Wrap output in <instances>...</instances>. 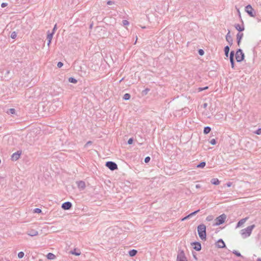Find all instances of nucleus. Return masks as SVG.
I'll return each mask as SVG.
<instances>
[{"label": "nucleus", "mask_w": 261, "mask_h": 261, "mask_svg": "<svg viewBox=\"0 0 261 261\" xmlns=\"http://www.w3.org/2000/svg\"><path fill=\"white\" fill-rule=\"evenodd\" d=\"M54 32H50L49 31H47V38H46V39L47 40H51L52 39H53V35H54Z\"/></svg>", "instance_id": "nucleus-22"}, {"label": "nucleus", "mask_w": 261, "mask_h": 261, "mask_svg": "<svg viewBox=\"0 0 261 261\" xmlns=\"http://www.w3.org/2000/svg\"><path fill=\"white\" fill-rule=\"evenodd\" d=\"M10 73V71L7 70L6 72L5 75L8 74Z\"/></svg>", "instance_id": "nucleus-55"}, {"label": "nucleus", "mask_w": 261, "mask_h": 261, "mask_svg": "<svg viewBox=\"0 0 261 261\" xmlns=\"http://www.w3.org/2000/svg\"><path fill=\"white\" fill-rule=\"evenodd\" d=\"M241 21L242 22V26H241L239 24H234V28H236V30H237L239 32V33H241V32L244 31V30H245V27H244V25L243 24V21L242 19H241Z\"/></svg>", "instance_id": "nucleus-13"}, {"label": "nucleus", "mask_w": 261, "mask_h": 261, "mask_svg": "<svg viewBox=\"0 0 261 261\" xmlns=\"http://www.w3.org/2000/svg\"><path fill=\"white\" fill-rule=\"evenodd\" d=\"M130 98V95L129 93H125L123 96V99L125 100H129Z\"/></svg>", "instance_id": "nucleus-27"}, {"label": "nucleus", "mask_w": 261, "mask_h": 261, "mask_svg": "<svg viewBox=\"0 0 261 261\" xmlns=\"http://www.w3.org/2000/svg\"><path fill=\"white\" fill-rule=\"evenodd\" d=\"M210 143L212 145H216V143H217V142H216V139H212V140L210 141Z\"/></svg>", "instance_id": "nucleus-40"}, {"label": "nucleus", "mask_w": 261, "mask_h": 261, "mask_svg": "<svg viewBox=\"0 0 261 261\" xmlns=\"http://www.w3.org/2000/svg\"><path fill=\"white\" fill-rule=\"evenodd\" d=\"M191 245L193 246V249L196 251H199L201 249V244L199 242H193L191 243Z\"/></svg>", "instance_id": "nucleus-8"}, {"label": "nucleus", "mask_w": 261, "mask_h": 261, "mask_svg": "<svg viewBox=\"0 0 261 261\" xmlns=\"http://www.w3.org/2000/svg\"><path fill=\"white\" fill-rule=\"evenodd\" d=\"M199 211H200V210L198 209V210H196V211H195L190 213V214H191V216H193L195 215L196 214H197Z\"/></svg>", "instance_id": "nucleus-44"}, {"label": "nucleus", "mask_w": 261, "mask_h": 261, "mask_svg": "<svg viewBox=\"0 0 261 261\" xmlns=\"http://www.w3.org/2000/svg\"><path fill=\"white\" fill-rule=\"evenodd\" d=\"M122 24L124 26L127 25L129 24V22L127 20H123Z\"/></svg>", "instance_id": "nucleus-42"}, {"label": "nucleus", "mask_w": 261, "mask_h": 261, "mask_svg": "<svg viewBox=\"0 0 261 261\" xmlns=\"http://www.w3.org/2000/svg\"><path fill=\"white\" fill-rule=\"evenodd\" d=\"M214 219V216L213 215H208V216H207V217L206 218V220L207 221H212Z\"/></svg>", "instance_id": "nucleus-33"}, {"label": "nucleus", "mask_w": 261, "mask_h": 261, "mask_svg": "<svg viewBox=\"0 0 261 261\" xmlns=\"http://www.w3.org/2000/svg\"><path fill=\"white\" fill-rule=\"evenodd\" d=\"M208 89V86H205L204 87H199L198 88V90L199 92L202 91L203 90H207Z\"/></svg>", "instance_id": "nucleus-35"}, {"label": "nucleus", "mask_w": 261, "mask_h": 261, "mask_svg": "<svg viewBox=\"0 0 261 261\" xmlns=\"http://www.w3.org/2000/svg\"><path fill=\"white\" fill-rule=\"evenodd\" d=\"M106 166L111 171H114L118 169L117 164L112 161H108L106 163Z\"/></svg>", "instance_id": "nucleus-5"}, {"label": "nucleus", "mask_w": 261, "mask_h": 261, "mask_svg": "<svg viewBox=\"0 0 261 261\" xmlns=\"http://www.w3.org/2000/svg\"><path fill=\"white\" fill-rule=\"evenodd\" d=\"M7 5H8V4L7 3H3L1 4V7L2 8H5V7L7 6Z\"/></svg>", "instance_id": "nucleus-49"}, {"label": "nucleus", "mask_w": 261, "mask_h": 261, "mask_svg": "<svg viewBox=\"0 0 261 261\" xmlns=\"http://www.w3.org/2000/svg\"><path fill=\"white\" fill-rule=\"evenodd\" d=\"M234 51L233 50L231 51L229 55V59L234 58Z\"/></svg>", "instance_id": "nucleus-38"}, {"label": "nucleus", "mask_w": 261, "mask_h": 261, "mask_svg": "<svg viewBox=\"0 0 261 261\" xmlns=\"http://www.w3.org/2000/svg\"><path fill=\"white\" fill-rule=\"evenodd\" d=\"M247 218H243L241 219L238 223L236 226V227H239L241 226L243 224H244L246 221L247 220Z\"/></svg>", "instance_id": "nucleus-17"}, {"label": "nucleus", "mask_w": 261, "mask_h": 261, "mask_svg": "<svg viewBox=\"0 0 261 261\" xmlns=\"http://www.w3.org/2000/svg\"><path fill=\"white\" fill-rule=\"evenodd\" d=\"M235 56L237 62H241L245 58V55L241 48H239L237 50Z\"/></svg>", "instance_id": "nucleus-4"}, {"label": "nucleus", "mask_w": 261, "mask_h": 261, "mask_svg": "<svg viewBox=\"0 0 261 261\" xmlns=\"http://www.w3.org/2000/svg\"><path fill=\"white\" fill-rule=\"evenodd\" d=\"M205 165L206 163L205 162L202 161L196 166V167L199 168H203L205 167Z\"/></svg>", "instance_id": "nucleus-24"}, {"label": "nucleus", "mask_w": 261, "mask_h": 261, "mask_svg": "<svg viewBox=\"0 0 261 261\" xmlns=\"http://www.w3.org/2000/svg\"><path fill=\"white\" fill-rule=\"evenodd\" d=\"M114 4V2L112 1H108L107 2V4L108 5H111Z\"/></svg>", "instance_id": "nucleus-47"}, {"label": "nucleus", "mask_w": 261, "mask_h": 261, "mask_svg": "<svg viewBox=\"0 0 261 261\" xmlns=\"http://www.w3.org/2000/svg\"><path fill=\"white\" fill-rule=\"evenodd\" d=\"M236 261H241V260H236Z\"/></svg>", "instance_id": "nucleus-62"}, {"label": "nucleus", "mask_w": 261, "mask_h": 261, "mask_svg": "<svg viewBox=\"0 0 261 261\" xmlns=\"http://www.w3.org/2000/svg\"><path fill=\"white\" fill-rule=\"evenodd\" d=\"M92 27V24H91L90 26V28H91Z\"/></svg>", "instance_id": "nucleus-60"}, {"label": "nucleus", "mask_w": 261, "mask_h": 261, "mask_svg": "<svg viewBox=\"0 0 261 261\" xmlns=\"http://www.w3.org/2000/svg\"><path fill=\"white\" fill-rule=\"evenodd\" d=\"M134 142V139L133 138H129L127 141V144L129 145L132 144Z\"/></svg>", "instance_id": "nucleus-39"}, {"label": "nucleus", "mask_w": 261, "mask_h": 261, "mask_svg": "<svg viewBox=\"0 0 261 261\" xmlns=\"http://www.w3.org/2000/svg\"><path fill=\"white\" fill-rule=\"evenodd\" d=\"M17 37V33L16 32L14 31L13 32H12L11 34V38L12 39H15Z\"/></svg>", "instance_id": "nucleus-34"}, {"label": "nucleus", "mask_w": 261, "mask_h": 261, "mask_svg": "<svg viewBox=\"0 0 261 261\" xmlns=\"http://www.w3.org/2000/svg\"><path fill=\"white\" fill-rule=\"evenodd\" d=\"M68 82L71 83L76 84L77 81L73 77H70L68 79Z\"/></svg>", "instance_id": "nucleus-26"}, {"label": "nucleus", "mask_w": 261, "mask_h": 261, "mask_svg": "<svg viewBox=\"0 0 261 261\" xmlns=\"http://www.w3.org/2000/svg\"><path fill=\"white\" fill-rule=\"evenodd\" d=\"M137 250L132 249L128 251V254L130 257H134L137 254Z\"/></svg>", "instance_id": "nucleus-18"}, {"label": "nucleus", "mask_w": 261, "mask_h": 261, "mask_svg": "<svg viewBox=\"0 0 261 261\" xmlns=\"http://www.w3.org/2000/svg\"><path fill=\"white\" fill-rule=\"evenodd\" d=\"M193 256L195 259L196 260L198 259L197 256H196V253L195 252H192Z\"/></svg>", "instance_id": "nucleus-50"}, {"label": "nucleus", "mask_w": 261, "mask_h": 261, "mask_svg": "<svg viewBox=\"0 0 261 261\" xmlns=\"http://www.w3.org/2000/svg\"><path fill=\"white\" fill-rule=\"evenodd\" d=\"M226 215L225 214H223L220 215L215 219V223L213 224V226H219L224 223L226 219Z\"/></svg>", "instance_id": "nucleus-3"}, {"label": "nucleus", "mask_w": 261, "mask_h": 261, "mask_svg": "<svg viewBox=\"0 0 261 261\" xmlns=\"http://www.w3.org/2000/svg\"><path fill=\"white\" fill-rule=\"evenodd\" d=\"M123 80V78H122L120 81V82H122V80Z\"/></svg>", "instance_id": "nucleus-61"}, {"label": "nucleus", "mask_w": 261, "mask_h": 261, "mask_svg": "<svg viewBox=\"0 0 261 261\" xmlns=\"http://www.w3.org/2000/svg\"><path fill=\"white\" fill-rule=\"evenodd\" d=\"M24 252L20 251L18 253V257L19 258H22L24 256Z\"/></svg>", "instance_id": "nucleus-36"}, {"label": "nucleus", "mask_w": 261, "mask_h": 261, "mask_svg": "<svg viewBox=\"0 0 261 261\" xmlns=\"http://www.w3.org/2000/svg\"><path fill=\"white\" fill-rule=\"evenodd\" d=\"M195 187H196V188H197V189L200 188H201V185H199V184H197V185L195 186Z\"/></svg>", "instance_id": "nucleus-53"}, {"label": "nucleus", "mask_w": 261, "mask_h": 261, "mask_svg": "<svg viewBox=\"0 0 261 261\" xmlns=\"http://www.w3.org/2000/svg\"><path fill=\"white\" fill-rule=\"evenodd\" d=\"M27 234L30 236L34 237V236H36L38 234V231H37L35 229H32L29 230L27 231Z\"/></svg>", "instance_id": "nucleus-14"}, {"label": "nucleus", "mask_w": 261, "mask_h": 261, "mask_svg": "<svg viewBox=\"0 0 261 261\" xmlns=\"http://www.w3.org/2000/svg\"><path fill=\"white\" fill-rule=\"evenodd\" d=\"M57 29V24H56L54 25V28H53V30H52V32H54V34H55V32H56V31Z\"/></svg>", "instance_id": "nucleus-48"}, {"label": "nucleus", "mask_w": 261, "mask_h": 261, "mask_svg": "<svg viewBox=\"0 0 261 261\" xmlns=\"http://www.w3.org/2000/svg\"><path fill=\"white\" fill-rule=\"evenodd\" d=\"M72 205L71 202L67 201L62 203L61 207L64 210H68L71 208Z\"/></svg>", "instance_id": "nucleus-10"}, {"label": "nucleus", "mask_w": 261, "mask_h": 261, "mask_svg": "<svg viewBox=\"0 0 261 261\" xmlns=\"http://www.w3.org/2000/svg\"><path fill=\"white\" fill-rule=\"evenodd\" d=\"M211 130V128L210 126H205L203 129V133L205 135L208 134Z\"/></svg>", "instance_id": "nucleus-23"}, {"label": "nucleus", "mask_w": 261, "mask_h": 261, "mask_svg": "<svg viewBox=\"0 0 261 261\" xmlns=\"http://www.w3.org/2000/svg\"><path fill=\"white\" fill-rule=\"evenodd\" d=\"M255 227L254 224L250 225L246 228L241 230V234L243 238H246L249 237L252 232L253 229Z\"/></svg>", "instance_id": "nucleus-2"}, {"label": "nucleus", "mask_w": 261, "mask_h": 261, "mask_svg": "<svg viewBox=\"0 0 261 261\" xmlns=\"http://www.w3.org/2000/svg\"><path fill=\"white\" fill-rule=\"evenodd\" d=\"M47 40V45L49 46L50 44L51 43V40Z\"/></svg>", "instance_id": "nucleus-54"}, {"label": "nucleus", "mask_w": 261, "mask_h": 261, "mask_svg": "<svg viewBox=\"0 0 261 261\" xmlns=\"http://www.w3.org/2000/svg\"><path fill=\"white\" fill-rule=\"evenodd\" d=\"M150 161V158L148 156H146L144 159V162L145 163H148Z\"/></svg>", "instance_id": "nucleus-41"}, {"label": "nucleus", "mask_w": 261, "mask_h": 261, "mask_svg": "<svg viewBox=\"0 0 261 261\" xmlns=\"http://www.w3.org/2000/svg\"><path fill=\"white\" fill-rule=\"evenodd\" d=\"M244 34L243 33H238L237 35V42L238 46L240 45L241 40L243 38Z\"/></svg>", "instance_id": "nucleus-15"}, {"label": "nucleus", "mask_w": 261, "mask_h": 261, "mask_svg": "<svg viewBox=\"0 0 261 261\" xmlns=\"http://www.w3.org/2000/svg\"><path fill=\"white\" fill-rule=\"evenodd\" d=\"M71 253L72 254H74L75 255H76V256H78V255H80L81 254V252L80 251H76V250L75 249H74L73 251H71Z\"/></svg>", "instance_id": "nucleus-30"}, {"label": "nucleus", "mask_w": 261, "mask_h": 261, "mask_svg": "<svg viewBox=\"0 0 261 261\" xmlns=\"http://www.w3.org/2000/svg\"><path fill=\"white\" fill-rule=\"evenodd\" d=\"M198 236L201 240L206 239V227L205 224L202 223L197 226Z\"/></svg>", "instance_id": "nucleus-1"}, {"label": "nucleus", "mask_w": 261, "mask_h": 261, "mask_svg": "<svg viewBox=\"0 0 261 261\" xmlns=\"http://www.w3.org/2000/svg\"><path fill=\"white\" fill-rule=\"evenodd\" d=\"M150 91V89L147 88H146L145 89H144V90L142 91V94L143 95H146L148 92Z\"/></svg>", "instance_id": "nucleus-31"}, {"label": "nucleus", "mask_w": 261, "mask_h": 261, "mask_svg": "<svg viewBox=\"0 0 261 261\" xmlns=\"http://www.w3.org/2000/svg\"><path fill=\"white\" fill-rule=\"evenodd\" d=\"M232 253L235 254L238 257H241L242 258H244V257L241 255V254L238 251L236 250H233L232 251Z\"/></svg>", "instance_id": "nucleus-25"}, {"label": "nucleus", "mask_w": 261, "mask_h": 261, "mask_svg": "<svg viewBox=\"0 0 261 261\" xmlns=\"http://www.w3.org/2000/svg\"><path fill=\"white\" fill-rule=\"evenodd\" d=\"M207 104L206 103H204L203 104V107L204 108H206L207 107Z\"/></svg>", "instance_id": "nucleus-56"}, {"label": "nucleus", "mask_w": 261, "mask_h": 261, "mask_svg": "<svg viewBox=\"0 0 261 261\" xmlns=\"http://www.w3.org/2000/svg\"><path fill=\"white\" fill-rule=\"evenodd\" d=\"M256 261H261V258H257Z\"/></svg>", "instance_id": "nucleus-58"}, {"label": "nucleus", "mask_w": 261, "mask_h": 261, "mask_svg": "<svg viewBox=\"0 0 261 261\" xmlns=\"http://www.w3.org/2000/svg\"><path fill=\"white\" fill-rule=\"evenodd\" d=\"M216 245L219 248H226L225 243L222 239H220L218 240Z\"/></svg>", "instance_id": "nucleus-11"}, {"label": "nucleus", "mask_w": 261, "mask_h": 261, "mask_svg": "<svg viewBox=\"0 0 261 261\" xmlns=\"http://www.w3.org/2000/svg\"><path fill=\"white\" fill-rule=\"evenodd\" d=\"M198 53L199 55L200 56H203L204 54V50L202 49H199L198 50Z\"/></svg>", "instance_id": "nucleus-37"}, {"label": "nucleus", "mask_w": 261, "mask_h": 261, "mask_svg": "<svg viewBox=\"0 0 261 261\" xmlns=\"http://www.w3.org/2000/svg\"><path fill=\"white\" fill-rule=\"evenodd\" d=\"M177 261H188L185 256L184 251L182 250H179L177 255Z\"/></svg>", "instance_id": "nucleus-6"}, {"label": "nucleus", "mask_w": 261, "mask_h": 261, "mask_svg": "<svg viewBox=\"0 0 261 261\" xmlns=\"http://www.w3.org/2000/svg\"><path fill=\"white\" fill-rule=\"evenodd\" d=\"M225 38H226V40L227 41L229 45L230 46H231L233 44V39H232L231 36L230 35V30H228V32L227 33V34H226Z\"/></svg>", "instance_id": "nucleus-9"}, {"label": "nucleus", "mask_w": 261, "mask_h": 261, "mask_svg": "<svg viewBox=\"0 0 261 261\" xmlns=\"http://www.w3.org/2000/svg\"><path fill=\"white\" fill-rule=\"evenodd\" d=\"M255 134H257V135H260L261 134V128H258L255 132H254Z\"/></svg>", "instance_id": "nucleus-43"}, {"label": "nucleus", "mask_w": 261, "mask_h": 261, "mask_svg": "<svg viewBox=\"0 0 261 261\" xmlns=\"http://www.w3.org/2000/svg\"><path fill=\"white\" fill-rule=\"evenodd\" d=\"M230 59V65H231V67L234 69V66H235V62H234V58H232V59Z\"/></svg>", "instance_id": "nucleus-28"}, {"label": "nucleus", "mask_w": 261, "mask_h": 261, "mask_svg": "<svg viewBox=\"0 0 261 261\" xmlns=\"http://www.w3.org/2000/svg\"><path fill=\"white\" fill-rule=\"evenodd\" d=\"M229 50H230V47H229V46L227 45V46L224 47V51L225 56L226 57H228V54H229Z\"/></svg>", "instance_id": "nucleus-21"}, {"label": "nucleus", "mask_w": 261, "mask_h": 261, "mask_svg": "<svg viewBox=\"0 0 261 261\" xmlns=\"http://www.w3.org/2000/svg\"><path fill=\"white\" fill-rule=\"evenodd\" d=\"M15 112L16 110L15 109L11 108L8 110L7 113L9 114H14L15 113Z\"/></svg>", "instance_id": "nucleus-29"}, {"label": "nucleus", "mask_w": 261, "mask_h": 261, "mask_svg": "<svg viewBox=\"0 0 261 261\" xmlns=\"http://www.w3.org/2000/svg\"><path fill=\"white\" fill-rule=\"evenodd\" d=\"M33 212L34 213L40 214V213H42V210L40 208H35L34 209Z\"/></svg>", "instance_id": "nucleus-32"}, {"label": "nucleus", "mask_w": 261, "mask_h": 261, "mask_svg": "<svg viewBox=\"0 0 261 261\" xmlns=\"http://www.w3.org/2000/svg\"><path fill=\"white\" fill-rule=\"evenodd\" d=\"M21 154V151H17V152L13 153L11 156V160L12 161H17L20 156Z\"/></svg>", "instance_id": "nucleus-12"}, {"label": "nucleus", "mask_w": 261, "mask_h": 261, "mask_svg": "<svg viewBox=\"0 0 261 261\" xmlns=\"http://www.w3.org/2000/svg\"><path fill=\"white\" fill-rule=\"evenodd\" d=\"M231 185H232V182H228L226 184V186L228 187H230L231 186Z\"/></svg>", "instance_id": "nucleus-51"}, {"label": "nucleus", "mask_w": 261, "mask_h": 261, "mask_svg": "<svg viewBox=\"0 0 261 261\" xmlns=\"http://www.w3.org/2000/svg\"><path fill=\"white\" fill-rule=\"evenodd\" d=\"M76 184L77 187L81 190H84L86 187L85 182L84 181H76Z\"/></svg>", "instance_id": "nucleus-16"}, {"label": "nucleus", "mask_w": 261, "mask_h": 261, "mask_svg": "<svg viewBox=\"0 0 261 261\" xmlns=\"http://www.w3.org/2000/svg\"><path fill=\"white\" fill-rule=\"evenodd\" d=\"M46 257L48 259H50V260L54 259L56 257V255L54 254L50 253V252L48 253L46 255Z\"/></svg>", "instance_id": "nucleus-20"}, {"label": "nucleus", "mask_w": 261, "mask_h": 261, "mask_svg": "<svg viewBox=\"0 0 261 261\" xmlns=\"http://www.w3.org/2000/svg\"><path fill=\"white\" fill-rule=\"evenodd\" d=\"M92 142L91 141H88L85 145V147H88L89 145H91L92 144Z\"/></svg>", "instance_id": "nucleus-46"}, {"label": "nucleus", "mask_w": 261, "mask_h": 261, "mask_svg": "<svg viewBox=\"0 0 261 261\" xmlns=\"http://www.w3.org/2000/svg\"><path fill=\"white\" fill-rule=\"evenodd\" d=\"M245 11L248 13V14L251 17H255L256 15L254 9L252 8V6L250 5H248L245 7Z\"/></svg>", "instance_id": "nucleus-7"}, {"label": "nucleus", "mask_w": 261, "mask_h": 261, "mask_svg": "<svg viewBox=\"0 0 261 261\" xmlns=\"http://www.w3.org/2000/svg\"><path fill=\"white\" fill-rule=\"evenodd\" d=\"M238 12H239V16H240V17L241 18V14H240V11H238Z\"/></svg>", "instance_id": "nucleus-59"}, {"label": "nucleus", "mask_w": 261, "mask_h": 261, "mask_svg": "<svg viewBox=\"0 0 261 261\" xmlns=\"http://www.w3.org/2000/svg\"><path fill=\"white\" fill-rule=\"evenodd\" d=\"M188 219H189V217L186 216V217H184L183 218L181 219V221H185L186 220H187Z\"/></svg>", "instance_id": "nucleus-52"}, {"label": "nucleus", "mask_w": 261, "mask_h": 261, "mask_svg": "<svg viewBox=\"0 0 261 261\" xmlns=\"http://www.w3.org/2000/svg\"><path fill=\"white\" fill-rule=\"evenodd\" d=\"M188 217H189V218H191L192 216L191 215V214H189L188 215H187Z\"/></svg>", "instance_id": "nucleus-57"}, {"label": "nucleus", "mask_w": 261, "mask_h": 261, "mask_svg": "<svg viewBox=\"0 0 261 261\" xmlns=\"http://www.w3.org/2000/svg\"><path fill=\"white\" fill-rule=\"evenodd\" d=\"M211 182L214 185H218L220 184V181L218 178H214L211 179Z\"/></svg>", "instance_id": "nucleus-19"}, {"label": "nucleus", "mask_w": 261, "mask_h": 261, "mask_svg": "<svg viewBox=\"0 0 261 261\" xmlns=\"http://www.w3.org/2000/svg\"><path fill=\"white\" fill-rule=\"evenodd\" d=\"M63 66V63L61 62H59L57 64V67L58 68H61Z\"/></svg>", "instance_id": "nucleus-45"}]
</instances>
